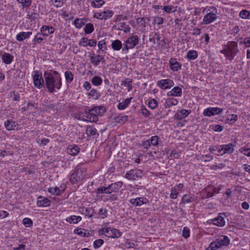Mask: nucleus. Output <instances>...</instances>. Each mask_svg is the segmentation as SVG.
Masks as SVG:
<instances>
[{
  "label": "nucleus",
  "instance_id": "nucleus-10",
  "mask_svg": "<svg viewBox=\"0 0 250 250\" xmlns=\"http://www.w3.org/2000/svg\"><path fill=\"white\" fill-rule=\"evenodd\" d=\"M142 175V170L138 169H131L126 172L125 177L129 180H135L140 178Z\"/></svg>",
  "mask_w": 250,
  "mask_h": 250
},
{
  "label": "nucleus",
  "instance_id": "nucleus-22",
  "mask_svg": "<svg viewBox=\"0 0 250 250\" xmlns=\"http://www.w3.org/2000/svg\"><path fill=\"white\" fill-rule=\"evenodd\" d=\"M123 182L118 181L114 183H112L108 186L109 194L112 192H117L122 187Z\"/></svg>",
  "mask_w": 250,
  "mask_h": 250
},
{
  "label": "nucleus",
  "instance_id": "nucleus-37",
  "mask_svg": "<svg viewBox=\"0 0 250 250\" xmlns=\"http://www.w3.org/2000/svg\"><path fill=\"white\" fill-rule=\"evenodd\" d=\"M116 26L118 27L117 28V30H122L125 33H128L130 30L129 26L126 24L125 22L119 23Z\"/></svg>",
  "mask_w": 250,
  "mask_h": 250
},
{
  "label": "nucleus",
  "instance_id": "nucleus-20",
  "mask_svg": "<svg viewBox=\"0 0 250 250\" xmlns=\"http://www.w3.org/2000/svg\"><path fill=\"white\" fill-rule=\"evenodd\" d=\"M51 201L47 198L39 196L37 199V205L38 207H47L50 206Z\"/></svg>",
  "mask_w": 250,
  "mask_h": 250
},
{
  "label": "nucleus",
  "instance_id": "nucleus-21",
  "mask_svg": "<svg viewBox=\"0 0 250 250\" xmlns=\"http://www.w3.org/2000/svg\"><path fill=\"white\" fill-rule=\"evenodd\" d=\"M169 64L170 69L173 71H178L181 68V64L177 61L176 58H171L169 61Z\"/></svg>",
  "mask_w": 250,
  "mask_h": 250
},
{
  "label": "nucleus",
  "instance_id": "nucleus-9",
  "mask_svg": "<svg viewBox=\"0 0 250 250\" xmlns=\"http://www.w3.org/2000/svg\"><path fill=\"white\" fill-rule=\"evenodd\" d=\"M156 84L160 88L166 90L171 88L174 85V83L169 79H162L158 81Z\"/></svg>",
  "mask_w": 250,
  "mask_h": 250
},
{
  "label": "nucleus",
  "instance_id": "nucleus-55",
  "mask_svg": "<svg viewBox=\"0 0 250 250\" xmlns=\"http://www.w3.org/2000/svg\"><path fill=\"white\" fill-rule=\"evenodd\" d=\"M97 190L98 193L109 194L108 186L107 187L101 186L97 188Z\"/></svg>",
  "mask_w": 250,
  "mask_h": 250
},
{
  "label": "nucleus",
  "instance_id": "nucleus-30",
  "mask_svg": "<svg viewBox=\"0 0 250 250\" xmlns=\"http://www.w3.org/2000/svg\"><path fill=\"white\" fill-rule=\"evenodd\" d=\"M132 98V97L126 98L122 102L119 103L117 105L118 109L121 110L125 109L130 104Z\"/></svg>",
  "mask_w": 250,
  "mask_h": 250
},
{
  "label": "nucleus",
  "instance_id": "nucleus-60",
  "mask_svg": "<svg viewBox=\"0 0 250 250\" xmlns=\"http://www.w3.org/2000/svg\"><path fill=\"white\" fill-rule=\"evenodd\" d=\"M104 243V240L101 239L96 240L93 243V247L95 249H98Z\"/></svg>",
  "mask_w": 250,
  "mask_h": 250
},
{
  "label": "nucleus",
  "instance_id": "nucleus-39",
  "mask_svg": "<svg viewBox=\"0 0 250 250\" xmlns=\"http://www.w3.org/2000/svg\"><path fill=\"white\" fill-rule=\"evenodd\" d=\"M73 24L76 28L80 29L85 24V20L83 19H76L73 21Z\"/></svg>",
  "mask_w": 250,
  "mask_h": 250
},
{
  "label": "nucleus",
  "instance_id": "nucleus-3",
  "mask_svg": "<svg viewBox=\"0 0 250 250\" xmlns=\"http://www.w3.org/2000/svg\"><path fill=\"white\" fill-rule=\"evenodd\" d=\"M239 51L237 42L229 41L226 44L223 45V49L220 53L224 54L227 60L231 61Z\"/></svg>",
  "mask_w": 250,
  "mask_h": 250
},
{
  "label": "nucleus",
  "instance_id": "nucleus-18",
  "mask_svg": "<svg viewBox=\"0 0 250 250\" xmlns=\"http://www.w3.org/2000/svg\"><path fill=\"white\" fill-rule=\"evenodd\" d=\"M216 189L213 186L208 185L203 189L202 192L206 194V198H209L212 197L215 193H218L216 192Z\"/></svg>",
  "mask_w": 250,
  "mask_h": 250
},
{
  "label": "nucleus",
  "instance_id": "nucleus-15",
  "mask_svg": "<svg viewBox=\"0 0 250 250\" xmlns=\"http://www.w3.org/2000/svg\"><path fill=\"white\" fill-rule=\"evenodd\" d=\"M66 185L65 184H62L60 187H55L48 188V191L51 194L58 196L61 195L64 191Z\"/></svg>",
  "mask_w": 250,
  "mask_h": 250
},
{
  "label": "nucleus",
  "instance_id": "nucleus-14",
  "mask_svg": "<svg viewBox=\"0 0 250 250\" xmlns=\"http://www.w3.org/2000/svg\"><path fill=\"white\" fill-rule=\"evenodd\" d=\"M90 59V62L94 66H98L100 62H104V58L103 56L101 55H96L94 53H92L89 56Z\"/></svg>",
  "mask_w": 250,
  "mask_h": 250
},
{
  "label": "nucleus",
  "instance_id": "nucleus-50",
  "mask_svg": "<svg viewBox=\"0 0 250 250\" xmlns=\"http://www.w3.org/2000/svg\"><path fill=\"white\" fill-rule=\"evenodd\" d=\"M149 140L151 146H156L158 144L159 138L157 136H152Z\"/></svg>",
  "mask_w": 250,
  "mask_h": 250
},
{
  "label": "nucleus",
  "instance_id": "nucleus-41",
  "mask_svg": "<svg viewBox=\"0 0 250 250\" xmlns=\"http://www.w3.org/2000/svg\"><path fill=\"white\" fill-rule=\"evenodd\" d=\"M105 2L103 0H93L91 2V6L94 8H100L102 7Z\"/></svg>",
  "mask_w": 250,
  "mask_h": 250
},
{
  "label": "nucleus",
  "instance_id": "nucleus-11",
  "mask_svg": "<svg viewBox=\"0 0 250 250\" xmlns=\"http://www.w3.org/2000/svg\"><path fill=\"white\" fill-rule=\"evenodd\" d=\"M33 82L34 85L38 88L42 87L44 83V80L42 74L40 73L38 71H35L33 75Z\"/></svg>",
  "mask_w": 250,
  "mask_h": 250
},
{
  "label": "nucleus",
  "instance_id": "nucleus-35",
  "mask_svg": "<svg viewBox=\"0 0 250 250\" xmlns=\"http://www.w3.org/2000/svg\"><path fill=\"white\" fill-rule=\"evenodd\" d=\"M111 47L115 51H119L121 49H122L123 47L121 41L118 39L112 41Z\"/></svg>",
  "mask_w": 250,
  "mask_h": 250
},
{
  "label": "nucleus",
  "instance_id": "nucleus-34",
  "mask_svg": "<svg viewBox=\"0 0 250 250\" xmlns=\"http://www.w3.org/2000/svg\"><path fill=\"white\" fill-rule=\"evenodd\" d=\"M45 36H43L42 32H38L37 33L34 38L32 40V42L34 45H36L37 43H41L44 39Z\"/></svg>",
  "mask_w": 250,
  "mask_h": 250
},
{
  "label": "nucleus",
  "instance_id": "nucleus-49",
  "mask_svg": "<svg viewBox=\"0 0 250 250\" xmlns=\"http://www.w3.org/2000/svg\"><path fill=\"white\" fill-rule=\"evenodd\" d=\"M160 8L161 9H162V10H164L166 13H170L171 12H174L176 10V9L173 10L174 7L172 5H170V6L167 5V6H161Z\"/></svg>",
  "mask_w": 250,
  "mask_h": 250
},
{
  "label": "nucleus",
  "instance_id": "nucleus-8",
  "mask_svg": "<svg viewBox=\"0 0 250 250\" xmlns=\"http://www.w3.org/2000/svg\"><path fill=\"white\" fill-rule=\"evenodd\" d=\"M101 231L105 236L112 238H118L122 234L119 229L110 227L102 228Z\"/></svg>",
  "mask_w": 250,
  "mask_h": 250
},
{
  "label": "nucleus",
  "instance_id": "nucleus-28",
  "mask_svg": "<svg viewBox=\"0 0 250 250\" xmlns=\"http://www.w3.org/2000/svg\"><path fill=\"white\" fill-rule=\"evenodd\" d=\"M32 32H21L16 36V40L19 42H22L24 40L28 39L32 35Z\"/></svg>",
  "mask_w": 250,
  "mask_h": 250
},
{
  "label": "nucleus",
  "instance_id": "nucleus-33",
  "mask_svg": "<svg viewBox=\"0 0 250 250\" xmlns=\"http://www.w3.org/2000/svg\"><path fill=\"white\" fill-rule=\"evenodd\" d=\"M194 201V198L190 194L184 195L181 199L180 204L190 203Z\"/></svg>",
  "mask_w": 250,
  "mask_h": 250
},
{
  "label": "nucleus",
  "instance_id": "nucleus-57",
  "mask_svg": "<svg viewBox=\"0 0 250 250\" xmlns=\"http://www.w3.org/2000/svg\"><path fill=\"white\" fill-rule=\"evenodd\" d=\"M237 120L238 116L236 114H230L227 117V120L229 121L230 124H233Z\"/></svg>",
  "mask_w": 250,
  "mask_h": 250
},
{
  "label": "nucleus",
  "instance_id": "nucleus-52",
  "mask_svg": "<svg viewBox=\"0 0 250 250\" xmlns=\"http://www.w3.org/2000/svg\"><path fill=\"white\" fill-rule=\"evenodd\" d=\"M22 223L25 227H31L33 226L32 220L29 218H25L23 219Z\"/></svg>",
  "mask_w": 250,
  "mask_h": 250
},
{
  "label": "nucleus",
  "instance_id": "nucleus-32",
  "mask_svg": "<svg viewBox=\"0 0 250 250\" xmlns=\"http://www.w3.org/2000/svg\"><path fill=\"white\" fill-rule=\"evenodd\" d=\"M80 151V148L77 145L70 146L66 149L67 153L71 155H76Z\"/></svg>",
  "mask_w": 250,
  "mask_h": 250
},
{
  "label": "nucleus",
  "instance_id": "nucleus-54",
  "mask_svg": "<svg viewBox=\"0 0 250 250\" xmlns=\"http://www.w3.org/2000/svg\"><path fill=\"white\" fill-rule=\"evenodd\" d=\"M178 192L177 189L175 187L172 188L171 189V192L170 194V197L171 199H175L177 198Z\"/></svg>",
  "mask_w": 250,
  "mask_h": 250
},
{
  "label": "nucleus",
  "instance_id": "nucleus-25",
  "mask_svg": "<svg viewBox=\"0 0 250 250\" xmlns=\"http://www.w3.org/2000/svg\"><path fill=\"white\" fill-rule=\"evenodd\" d=\"M178 104V101L174 98H167L164 104V106L165 108H169L172 106H175Z\"/></svg>",
  "mask_w": 250,
  "mask_h": 250
},
{
  "label": "nucleus",
  "instance_id": "nucleus-4",
  "mask_svg": "<svg viewBox=\"0 0 250 250\" xmlns=\"http://www.w3.org/2000/svg\"><path fill=\"white\" fill-rule=\"evenodd\" d=\"M86 168L81 165L77 166L69 175V181L72 184L82 182L86 176Z\"/></svg>",
  "mask_w": 250,
  "mask_h": 250
},
{
  "label": "nucleus",
  "instance_id": "nucleus-19",
  "mask_svg": "<svg viewBox=\"0 0 250 250\" xmlns=\"http://www.w3.org/2000/svg\"><path fill=\"white\" fill-rule=\"evenodd\" d=\"M41 32L43 34V36L47 37L49 35L52 34L55 32V28L51 26L42 25L40 28Z\"/></svg>",
  "mask_w": 250,
  "mask_h": 250
},
{
  "label": "nucleus",
  "instance_id": "nucleus-26",
  "mask_svg": "<svg viewBox=\"0 0 250 250\" xmlns=\"http://www.w3.org/2000/svg\"><path fill=\"white\" fill-rule=\"evenodd\" d=\"M85 134L88 137L95 138L98 135L96 129L92 126H87L85 129Z\"/></svg>",
  "mask_w": 250,
  "mask_h": 250
},
{
  "label": "nucleus",
  "instance_id": "nucleus-44",
  "mask_svg": "<svg viewBox=\"0 0 250 250\" xmlns=\"http://www.w3.org/2000/svg\"><path fill=\"white\" fill-rule=\"evenodd\" d=\"M94 30L93 25L91 23H88L85 24L84 27V32L87 34H89L93 32Z\"/></svg>",
  "mask_w": 250,
  "mask_h": 250
},
{
  "label": "nucleus",
  "instance_id": "nucleus-5",
  "mask_svg": "<svg viewBox=\"0 0 250 250\" xmlns=\"http://www.w3.org/2000/svg\"><path fill=\"white\" fill-rule=\"evenodd\" d=\"M202 12L205 14L202 21L203 24H208L214 22L218 18L217 9L214 6H206L203 8Z\"/></svg>",
  "mask_w": 250,
  "mask_h": 250
},
{
  "label": "nucleus",
  "instance_id": "nucleus-40",
  "mask_svg": "<svg viewBox=\"0 0 250 250\" xmlns=\"http://www.w3.org/2000/svg\"><path fill=\"white\" fill-rule=\"evenodd\" d=\"M102 82L103 80L99 76H95L91 79V83L95 86H98L100 85L102 83Z\"/></svg>",
  "mask_w": 250,
  "mask_h": 250
},
{
  "label": "nucleus",
  "instance_id": "nucleus-13",
  "mask_svg": "<svg viewBox=\"0 0 250 250\" xmlns=\"http://www.w3.org/2000/svg\"><path fill=\"white\" fill-rule=\"evenodd\" d=\"M191 112L189 109H181L178 110L174 116V119L181 120L187 117Z\"/></svg>",
  "mask_w": 250,
  "mask_h": 250
},
{
  "label": "nucleus",
  "instance_id": "nucleus-24",
  "mask_svg": "<svg viewBox=\"0 0 250 250\" xmlns=\"http://www.w3.org/2000/svg\"><path fill=\"white\" fill-rule=\"evenodd\" d=\"M222 146L224 154H230L234 151L236 146L232 143H229L228 144L222 145Z\"/></svg>",
  "mask_w": 250,
  "mask_h": 250
},
{
  "label": "nucleus",
  "instance_id": "nucleus-64",
  "mask_svg": "<svg viewBox=\"0 0 250 250\" xmlns=\"http://www.w3.org/2000/svg\"><path fill=\"white\" fill-rule=\"evenodd\" d=\"M142 146L144 149H147L149 148L151 146L149 140L147 139L143 141Z\"/></svg>",
  "mask_w": 250,
  "mask_h": 250
},
{
  "label": "nucleus",
  "instance_id": "nucleus-63",
  "mask_svg": "<svg viewBox=\"0 0 250 250\" xmlns=\"http://www.w3.org/2000/svg\"><path fill=\"white\" fill-rule=\"evenodd\" d=\"M28 19L30 21H34L38 19V14L36 13H31V14L28 15Z\"/></svg>",
  "mask_w": 250,
  "mask_h": 250
},
{
  "label": "nucleus",
  "instance_id": "nucleus-29",
  "mask_svg": "<svg viewBox=\"0 0 250 250\" xmlns=\"http://www.w3.org/2000/svg\"><path fill=\"white\" fill-rule=\"evenodd\" d=\"M1 59L4 63L9 64L13 62L14 57L9 53L4 52L1 55Z\"/></svg>",
  "mask_w": 250,
  "mask_h": 250
},
{
  "label": "nucleus",
  "instance_id": "nucleus-1",
  "mask_svg": "<svg viewBox=\"0 0 250 250\" xmlns=\"http://www.w3.org/2000/svg\"><path fill=\"white\" fill-rule=\"evenodd\" d=\"M104 112L105 109L103 106H95L90 109L86 106L83 111L76 113L75 117L80 120L96 122L98 120V116H101Z\"/></svg>",
  "mask_w": 250,
  "mask_h": 250
},
{
  "label": "nucleus",
  "instance_id": "nucleus-17",
  "mask_svg": "<svg viewBox=\"0 0 250 250\" xmlns=\"http://www.w3.org/2000/svg\"><path fill=\"white\" fill-rule=\"evenodd\" d=\"M129 203L134 206H141L143 204H146L148 200L145 197H137L130 199Z\"/></svg>",
  "mask_w": 250,
  "mask_h": 250
},
{
  "label": "nucleus",
  "instance_id": "nucleus-42",
  "mask_svg": "<svg viewBox=\"0 0 250 250\" xmlns=\"http://www.w3.org/2000/svg\"><path fill=\"white\" fill-rule=\"evenodd\" d=\"M102 13H103V20H107V19L110 18L111 17H112V16L114 14V12L112 10H105V11L102 12Z\"/></svg>",
  "mask_w": 250,
  "mask_h": 250
},
{
  "label": "nucleus",
  "instance_id": "nucleus-2",
  "mask_svg": "<svg viewBox=\"0 0 250 250\" xmlns=\"http://www.w3.org/2000/svg\"><path fill=\"white\" fill-rule=\"evenodd\" d=\"M43 77L46 87L50 93H53L55 88L58 90L61 88L62 78L58 72L54 70L45 71Z\"/></svg>",
  "mask_w": 250,
  "mask_h": 250
},
{
  "label": "nucleus",
  "instance_id": "nucleus-62",
  "mask_svg": "<svg viewBox=\"0 0 250 250\" xmlns=\"http://www.w3.org/2000/svg\"><path fill=\"white\" fill-rule=\"evenodd\" d=\"M210 127L212 130L216 132H221L223 129V127L219 125H212Z\"/></svg>",
  "mask_w": 250,
  "mask_h": 250
},
{
  "label": "nucleus",
  "instance_id": "nucleus-36",
  "mask_svg": "<svg viewBox=\"0 0 250 250\" xmlns=\"http://www.w3.org/2000/svg\"><path fill=\"white\" fill-rule=\"evenodd\" d=\"M82 220L80 216L72 215L66 218V221L70 224H77Z\"/></svg>",
  "mask_w": 250,
  "mask_h": 250
},
{
  "label": "nucleus",
  "instance_id": "nucleus-31",
  "mask_svg": "<svg viewBox=\"0 0 250 250\" xmlns=\"http://www.w3.org/2000/svg\"><path fill=\"white\" fill-rule=\"evenodd\" d=\"M18 125V124L11 120H7L4 123V126L7 130H13Z\"/></svg>",
  "mask_w": 250,
  "mask_h": 250
},
{
  "label": "nucleus",
  "instance_id": "nucleus-59",
  "mask_svg": "<svg viewBox=\"0 0 250 250\" xmlns=\"http://www.w3.org/2000/svg\"><path fill=\"white\" fill-rule=\"evenodd\" d=\"M239 16L242 19H249L250 13L246 10H243L240 11Z\"/></svg>",
  "mask_w": 250,
  "mask_h": 250
},
{
  "label": "nucleus",
  "instance_id": "nucleus-12",
  "mask_svg": "<svg viewBox=\"0 0 250 250\" xmlns=\"http://www.w3.org/2000/svg\"><path fill=\"white\" fill-rule=\"evenodd\" d=\"M223 111L222 108L217 107H209L204 109L203 114L205 116L210 117L218 115Z\"/></svg>",
  "mask_w": 250,
  "mask_h": 250
},
{
  "label": "nucleus",
  "instance_id": "nucleus-56",
  "mask_svg": "<svg viewBox=\"0 0 250 250\" xmlns=\"http://www.w3.org/2000/svg\"><path fill=\"white\" fill-rule=\"evenodd\" d=\"M89 96L94 98L95 99H97L99 97V94L98 91L95 89H92L90 90L88 94Z\"/></svg>",
  "mask_w": 250,
  "mask_h": 250
},
{
  "label": "nucleus",
  "instance_id": "nucleus-61",
  "mask_svg": "<svg viewBox=\"0 0 250 250\" xmlns=\"http://www.w3.org/2000/svg\"><path fill=\"white\" fill-rule=\"evenodd\" d=\"M98 46L99 49L102 51H104L106 49V42L104 40H101L98 42Z\"/></svg>",
  "mask_w": 250,
  "mask_h": 250
},
{
  "label": "nucleus",
  "instance_id": "nucleus-43",
  "mask_svg": "<svg viewBox=\"0 0 250 250\" xmlns=\"http://www.w3.org/2000/svg\"><path fill=\"white\" fill-rule=\"evenodd\" d=\"M65 81L68 83H71L73 80V75L70 71H66L64 73Z\"/></svg>",
  "mask_w": 250,
  "mask_h": 250
},
{
  "label": "nucleus",
  "instance_id": "nucleus-46",
  "mask_svg": "<svg viewBox=\"0 0 250 250\" xmlns=\"http://www.w3.org/2000/svg\"><path fill=\"white\" fill-rule=\"evenodd\" d=\"M158 103L156 100L154 99H150L148 103V107L151 109H154L158 106Z\"/></svg>",
  "mask_w": 250,
  "mask_h": 250
},
{
  "label": "nucleus",
  "instance_id": "nucleus-51",
  "mask_svg": "<svg viewBox=\"0 0 250 250\" xmlns=\"http://www.w3.org/2000/svg\"><path fill=\"white\" fill-rule=\"evenodd\" d=\"M17 1L21 4L23 7H29L32 3V0H17Z\"/></svg>",
  "mask_w": 250,
  "mask_h": 250
},
{
  "label": "nucleus",
  "instance_id": "nucleus-16",
  "mask_svg": "<svg viewBox=\"0 0 250 250\" xmlns=\"http://www.w3.org/2000/svg\"><path fill=\"white\" fill-rule=\"evenodd\" d=\"M79 44L83 47H94L97 45V41L93 39L88 40L86 38H83L79 42Z\"/></svg>",
  "mask_w": 250,
  "mask_h": 250
},
{
  "label": "nucleus",
  "instance_id": "nucleus-45",
  "mask_svg": "<svg viewBox=\"0 0 250 250\" xmlns=\"http://www.w3.org/2000/svg\"><path fill=\"white\" fill-rule=\"evenodd\" d=\"M128 120V116L125 115L122 116H117L114 118L115 122L120 124H123Z\"/></svg>",
  "mask_w": 250,
  "mask_h": 250
},
{
  "label": "nucleus",
  "instance_id": "nucleus-48",
  "mask_svg": "<svg viewBox=\"0 0 250 250\" xmlns=\"http://www.w3.org/2000/svg\"><path fill=\"white\" fill-rule=\"evenodd\" d=\"M240 152L244 155L250 157V147H247L246 146H243L240 148Z\"/></svg>",
  "mask_w": 250,
  "mask_h": 250
},
{
  "label": "nucleus",
  "instance_id": "nucleus-53",
  "mask_svg": "<svg viewBox=\"0 0 250 250\" xmlns=\"http://www.w3.org/2000/svg\"><path fill=\"white\" fill-rule=\"evenodd\" d=\"M190 229L188 227H185L183 228L182 231V236L184 238L187 239L190 236Z\"/></svg>",
  "mask_w": 250,
  "mask_h": 250
},
{
  "label": "nucleus",
  "instance_id": "nucleus-47",
  "mask_svg": "<svg viewBox=\"0 0 250 250\" xmlns=\"http://www.w3.org/2000/svg\"><path fill=\"white\" fill-rule=\"evenodd\" d=\"M49 3L57 8L61 7L63 5V0H50Z\"/></svg>",
  "mask_w": 250,
  "mask_h": 250
},
{
  "label": "nucleus",
  "instance_id": "nucleus-27",
  "mask_svg": "<svg viewBox=\"0 0 250 250\" xmlns=\"http://www.w3.org/2000/svg\"><path fill=\"white\" fill-rule=\"evenodd\" d=\"M222 214L220 213L217 217L212 220L214 225L218 227H223L225 225V221Z\"/></svg>",
  "mask_w": 250,
  "mask_h": 250
},
{
  "label": "nucleus",
  "instance_id": "nucleus-7",
  "mask_svg": "<svg viewBox=\"0 0 250 250\" xmlns=\"http://www.w3.org/2000/svg\"><path fill=\"white\" fill-rule=\"evenodd\" d=\"M139 37L137 35H132L127 38L125 41V45L122 48V52L127 53L129 49H133L139 42Z\"/></svg>",
  "mask_w": 250,
  "mask_h": 250
},
{
  "label": "nucleus",
  "instance_id": "nucleus-6",
  "mask_svg": "<svg viewBox=\"0 0 250 250\" xmlns=\"http://www.w3.org/2000/svg\"><path fill=\"white\" fill-rule=\"evenodd\" d=\"M229 242L230 240L228 236L221 235L214 241L211 242L206 250H216L222 246L229 245Z\"/></svg>",
  "mask_w": 250,
  "mask_h": 250
},
{
  "label": "nucleus",
  "instance_id": "nucleus-38",
  "mask_svg": "<svg viewBox=\"0 0 250 250\" xmlns=\"http://www.w3.org/2000/svg\"><path fill=\"white\" fill-rule=\"evenodd\" d=\"M186 57L188 61L194 60L198 57V53L196 50H190L188 52Z\"/></svg>",
  "mask_w": 250,
  "mask_h": 250
},
{
  "label": "nucleus",
  "instance_id": "nucleus-23",
  "mask_svg": "<svg viewBox=\"0 0 250 250\" xmlns=\"http://www.w3.org/2000/svg\"><path fill=\"white\" fill-rule=\"evenodd\" d=\"M182 95V89L181 87L175 86L170 91L167 92L168 96L181 97Z\"/></svg>",
  "mask_w": 250,
  "mask_h": 250
},
{
  "label": "nucleus",
  "instance_id": "nucleus-58",
  "mask_svg": "<svg viewBox=\"0 0 250 250\" xmlns=\"http://www.w3.org/2000/svg\"><path fill=\"white\" fill-rule=\"evenodd\" d=\"M99 215L102 219H104L107 216V211L105 208H101L99 211Z\"/></svg>",
  "mask_w": 250,
  "mask_h": 250
}]
</instances>
